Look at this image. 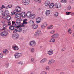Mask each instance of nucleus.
Masks as SVG:
<instances>
[{
  "mask_svg": "<svg viewBox=\"0 0 74 74\" xmlns=\"http://www.w3.org/2000/svg\"><path fill=\"white\" fill-rule=\"evenodd\" d=\"M12 25L10 26L9 28L11 30H14V27H16V22L14 21H12Z\"/></svg>",
  "mask_w": 74,
  "mask_h": 74,
  "instance_id": "f257e3e1",
  "label": "nucleus"
},
{
  "mask_svg": "<svg viewBox=\"0 0 74 74\" xmlns=\"http://www.w3.org/2000/svg\"><path fill=\"white\" fill-rule=\"evenodd\" d=\"M21 7L19 6L17 7H16V9L14 10L13 12H12L11 14H13V13L14 14H15L18 13L17 12H21Z\"/></svg>",
  "mask_w": 74,
  "mask_h": 74,
  "instance_id": "f03ea898",
  "label": "nucleus"
},
{
  "mask_svg": "<svg viewBox=\"0 0 74 74\" xmlns=\"http://www.w3.org/2000/svg\"><path fill=\"white\" fill-rule=\"evenodd\" d=\"M12 37L14 40H16L19 37V34L18 33H17L16 34L13 33L12 35Z\"/></svg>",
  "mask_w": 74,
  "mask_h": 74,
  "instance_id": "7ed1b4c3",
  "label": "nucleus"
},
{
  "mask_svg": "<svg viewBox=\"0 0 74 74\" xmlns=\"http://www.w3.org/2000/svg\"><path fill=\"white\" fill-rule=\"evenodd\" d=\"M22 56V54L20 53H16L14 54V56L15 59H18Z\"/></svg>",
  "mask_w": 74,
  "mask_h": 74,
  "instance_id": "20e7f679",
  "label": "nucleus"
},
{
  "mask_svg": "<svg viewBox=\"0 0 74 74\" xmlns=\"http://www.w3.org/2000/svg\"><path fill=\"white\" fill-rule=\"evenodd\" d=\"M22 3L24 5H28L30 3L29 0H22Z\"/></svg>",
  "mask_w": 74,
  "mask_h": 74,
  "instance_id": "39448f33",
  "label": "nucleus"
},
{
  "mask_svg": "<svg viewBox=\"0 0 74 74\" xmlns=\"http://www.w3.org/2000/svg\"><path fill=\"white\" fill-rule=\"evenodd\" d=\"M41 34V31L40 30L36 31L35 33V36H40Z\"/></svg>",
  "mask_w": 74,
  "mask_h": 74,
  "instance_id": "423d86ee",
  "label": "nucleus"
},
{
  "mask_svg": "<svg viewBox=\"0 0 74 74\" xmlns=\"http://www.w3.org/2000/svg\"><path fill=\"white\" fill-rule=\"evenodd\" d=\"M21 21H22V19L19 18L17 19L16 21V25H19L20 26L21 25Z\"/></svg>",
  "mask_w": 74,
  "mask_h": 74,
  "instance_id": "0eeeda50",
  "label": "nucleus"
},
{
  "mask_svg": "<svg viewBox=\"0 0 74 74\" xmlns=\"http://www.w3.org/2000/svg\"><path fill=\"white\" fill-rule=\"evenodd\" d=\"M15 17L16 19H21V13H15Z\"/></svg>",
  "mask_w": 74,
  "mask_h": 74,
  "instance_id": "6e6552de",
  "label": "nucleus"
},
{
  "mask_svg": "<svg viewBox=\"0 0 74 74\" xmlns=\"http://www.w3.org/2000/svg\"><path fill=\"white\" fill-rule=\"evenodd\" d=\"M59 37V34L58 33H56L51 36V37L54 38H58Z\"/></svg>",
  "mask_w": 74,
  "mask_h": 74,
  "instance_id": "1a4fd4ad",
  "label": "nucleus"
},
{
  "mask_svg": "<svg viewBox=\"0 0 74 74\" xmlns=\"http://www.w3.org/2000/svg\"><path fill=\"white\" fill-rule=\"evenodd\" d=\"M55 62V60L53 59L50 60L48 62V64L49 65L52 64Z\"/></svg>",
  "mask_w": 74,
  "mask_h": 74,
  "instance_id": "9d476101",
  "label": "nucleus"
},
{
  "mask_svg": "<svg viewBox=\"0 0 74 74\" xmlns=\"http://www.w3.org/2000/svg\"><path fill=\"white\" fill-rule=\"evenodd\" d=\"M7 34H8V33L6 31L2 32L0 34V35L1 36H5Z\"/></svg>",
  "mask_w": 74,
  "mask_h": 74,
  "instance_id": "9b49d317",
  "label": "nucleus"
},
{
  "mask_svg": "<svg viewBox=\"0 0 74 74\" xmlns=\"http://www.w3.org/2000/svg\"><path fill=\"white\" fill-rule=\"evenodd\" d=\"M45 5L46 7H48L50 4V1H49L47 0L45 1Z\"/></svg>",
  "mask_w": 74,
  "mask_h": 74,
  "instance_id": "f8f14e48",
  "label": "nucleus"
},
{
  "mask_svg": "<svg viewBox=\"0 0 74 74\" xmlns=\"http://www.w3.org/2000/svg\"><path fill=\"white\" fill-rule=\"evenodd\" d=\"M30 45L32 47H35L36 46V42L34 41H32L30 42Z\"/></svg>",
  "mask_w": 74,
  "mask_h": 74,
  "instance_id": "ddd939ff",
  "label": "nucleus"
},
{
  "mask_svg": "<svg viewBox=\"0 0 74 74\" xmlns=\"http://www.w3.org/2000/svg\"><path fill=\"white\" fill-rule=\"evenodd\" d=\"M36 21L37 23H40L41 22V18L40 17H38L36 18Z\"/></svg>",
  "mask_w": 74,
  "mask_h": 74,
  "instance_id": "4468645a",
  "label": "nucleus"
},
{
  "mask_svg": "<svg viewBox=\"0 0 74 74\" xmlns=\"http://www.w3.org/2000/svg\"><path fill=\"white\" fill-rule=\"evenodd\" d=\"M31 12L30 11H28L27 13L26 16L28 18H30L31 17Z\"/></svg>",
  "mask_w": 74,
  "mask_h": 74,
  "instance_id": "2eb2a0df",
  "label": "nucleus"
},
{
  "mask_svg": "<svg viewBox=\"0 0 74 74\" xmlns=\"http://www.w3.org/2000/svg\"><path fill=\"white\" fill-rule=\"evenodd\" d=\"M47 59L46 58H45L43 59L42 60H41L40 61V63L42 64H43V63H44L45 62H47Z\"/></svg>",
  "mask_w": 74,
  "mask_h": 74,
  "instance_id": "dca6fc26",
  "label": "nucleus"
},
{
  "mask_svg": "<svg viewBox=\"0 0 74 74\" xmlns=\"http://www.w3.org/2000/svg\"><path fill=\"white\" fill-rule=\"evenodd\" d=\"M55 7L56 8H60L61 7V5L60 3L58 4L56 3L55 4Z\"/></svg>",
  "mask_w": 74,
  "mask_h": 74,
  "instance_id": "f3484780",
  "label": "nucleus"
},
{
  "mask_svg": "<svg viewBox=\"0 0 74 74\" xmlns=\"http://www.w3.org/2000/svg\"><path fill=\"white\" fill-rule=\"evenodd\" d=\"M51 14V12L49 10H47L46 11L45 14L46 16H49Z\"/></svg>",
  "mask_w": 74,
  "mask_h": 74,
  "instance_id": "a211bd4d",
  "label": "nucleus"
},
{
  "mask_svg": "<svg viewBox=\"0 0 74 74\" xmlns=\"http://www.w3.org/2000/svg\"><path fill=\"white\" fill-rule=\"evenodd\" d=\"M29 24L32 26L34 24V23L33 20H30L29 22Z\"/></svg>",
  "mask_w": 74,
  "mask_h": 74,
  "instance_id": "6ab92c4d",
  "label": "nucleus"
},
{
  "mask_svg": "<svg viewBox=\"0 0 74 74\" xmlns=\"http://www.w3.org/2000/svg\"><path fill=\"white\" fill-rule=\"evenodd\" d=\"M47 53L48 55H51L52 54H53V50H52L50 49L48 51Z\"/></svg>",
  "mask_w": 74,
  "mask_h": 74,
  "instance_id": "aec40b11",
  "label": "nucleus"
},
{
  "mask_svg": "<svg viewBox=\"0 0 74 74\" xmlns=\"http://www.w3.org/2000/svg\"><path fill=\"white\" fill-rule=\"evenodd\" d=\"M68 34H70L73 33V30L71 28H69L68 30Z\"/></svg>",
  "mask_w": 74,
  "mask_h": 74,
  "instance_id": "412c9836",
  "label": "nucleus"
},
{
  "mask_svg": "<svg viewBox=\"0 0 74 74\" xmlns=\"http://www.w3.org/2000/svg\"><path fill=\"white\" fill-rule=\"evenodd\" d=\"M12 47L15 51H18V50H19V47H18V46H13Z\"/></svg>",
  "mask_w": 74,
  "mask_h": 74,
  "instance_id": "4be33fe9",
  "label": "nucleus"
},
{
  "mask_svg": "<svg viewBox=\"0 0 74 74\" xmlns=\"http://www.w3.org/2000/svg\"><path fill=\"white\" fill-rule=\"evenodd\" d=\"M8 13H7V12H6L5 13H4L3 16H2V18H5V17H6V16H8Z\"/></svg>",
  "mask_w": 74,
  "mask_h": 74,
  "instance_id": "5701e85b",
  "label": "nucleus"
},
{
  "mask_svg": "<svg viewBox=\"0 0 74 74\" xmlns=\"http://www.w3.org/2000/svg\"><path fill=\"white\" fill-rule=\"evenodd\" d=\"M20 27V26H18L16 27V28H17V29L18 30V32H22V28H20L19 27Z\"/></svg>",
  "mask_w": 74,
  "mask_h": 74,
  "instance_id": "b1692460",
  "label": "nucleus"
},
{
  "mask_svg": "<svg viewBox=\"0 0 74 74\" xmlns=\"http://www.w3.org/2000/svg\"><path fill=\"white\" fill-rule=\"evenodd\" d=\"M32 26V27L33 29H36L38 27L37 25H35V24H34Z\"/></svg>",
  "mask_w": 74,
  "mask_h": 74,
  "instance_id": "393cba45",
  "label": "nucleus"
},
{
  "mask_svg": "<svg viewBox=\"0 0 74 74\" xmlns=\"http://www.w3.org/2000/svg\"><path fill=\"white\" fill-rule=\"evenodd\" d=\"M54 7V3H52L50 4L49 7L50 8H53Z\"/></svg>",
  "mask_w": 74,
  "mask_h": 74,
  "instance_id": "a878e982",
  "label": "nucleus"
},
{
  "mask_svg": "<svg viewBox=\"0 0 74 74\" xmlns=\"http://www.w3.org/2000/svg\"><path fill=\"white\" fill-rule=\"evenodd\" d=\"M3 52L5 54H7L8 53V51L6 49H4L3 50Z\"/></svg>",
  "mask_w": 74,
  "mask_h": 74,
  "instance_id": "bb28decb",
  "label": "nucleus"
},
{
  "mask_svg": "<svg viewBox=\"0 0 74 74\" xmlns=\"http://www.w3.org/2000/svg\"><path fill=\"white\" fill-rule=\"evenodd\" d=\"M6 17V18L7 21H10L11 18V17L10 16H7Z\"/></svg>",
  "mask_w": 74,
  "mask_h": 74,
  "instance_id": "cd10ccee",
  "label": "nucleus"
},
{
  "mask_svg": "<svg viewBox=\"0 0 74 74\" xmlns=\"http://www.w3.org/2000/svg\"><path fill=\"white\" fill-rule=\"evenodd\" d=\"M49 41L51 42H54L55 41V39L52 38L49 40Z\"/></svg>",
  "mask_w": 74,
  "mask_h": 74,
  "instance_id": "c85d7f7f",
  "label": "nucleus"
},
{
  "mask_svg": "<svg viewBox=\"0 0 74 74\" xmlns=\"http://www.w3.org/2000/svg\"><path fill=\"white\" fill-rule=\"evenodd\" d=\"M34 1L36 3H38L39 4H41V0H34Z\"/></svg>",
  "mask_w": 74,
  "mask_h": 74,
  "instance_id": "c756f323",
  "label": "nucleus"
},
{
  "mask_svg": "<svg viewBox=\"0 0 74 74\" xmlns=\"http://www.w3.org/2000/svg\"><path fill=\"white\" fill-rule=\"evenodd\" d=\"M35 17H36V15L34 14H31L30 18H31V19H34Z\"/></svg>",
  "mask_w": 74,
  "mask_h": 74,
  "instance_id": "7c9ffc66",
  "label": "nucleus"
},
{
  "mask_svg": "<svg viewBox=\"0 0 74 74\" xmlns=\"http://www.w3.org/2000/svg\"><path fill=\"white\" fill-rule=\"evenodd\" d=\"M58 15H59V13L58 12H56L54 14V16L57 17L58 16Z\"/></svg>",
  "mask_w": 74,
  "mask_h": 74,
  "instance_id": "2f4dec72",
  "label": "nucleus"
},
{
  "mask_svg": "<svg viewBox=\"0 0 74 74\" xmlns=\"http://www.w3.org/2000/svg\"><path fill=\"white\" fill-rule=\"evenodd\" d=\"M11 7H12V5H9L6 7L5 8L6 9H7V8H11Z\"/></svg>",
  "mask_w": 74,
  "mask_h": 74,
  "instance_id": "473e14b6",
  "label": "nucleus"
},
{
  "mask_svg": "<svg viewBox=\"0 0 74 74\" xmlns=\"http://www.w3.org/2000/svg\"><path fill=\"white\" fill-rule=\"evenodd\" d=\"M3 17V12L2 11H0V16H1Z\"/></svg>",
  "mask_w": 74,
  "mask_h": 74,
  "instance_id": "72a5a7b5",
  "label": "nucleus"
},
{
  "mask_svg": "<svg viewBox=\"0 0 74 74\" xmlns=\"http://www.w3.org/2000/svg\"><path fill=\"white\" fill-rule=\"evenodd\" d=\"M21 15L22 17L23 18V17H25V13L24 12H22L21 13Z\"/></svg>",
  "mask_w": 74,
  "mask_h": 74,
  "instance_id": "f704fd0d",
  "label": "nucleus"
},
{
  "mask_svg": "<svg viewBox=\"0 0 74 74\" xmlns=\"http://www.w3.org/2000/svg\"><path fill=\"white\" fill-rule=\"evenodd\" d=\"M71 7L70 5L68 6L67 8V10H71Z\"/></svg>",
  "mask_w": 74,
  "mask_h": 74,
  "instance_id": "c9c22d12",
  "label": "nucleus"
},
{
  "mask_svg": "<svg viewBox=\"0 0 74 74\" xmlns=\"http://www.w3.org/2000/svg\"><path fill=\"white\" fill-rule=\"evenodd\" d=\"M20 26L21 28H22V27H24L25 26V24H24L23 23H22V25Z\"/></svg>",
  "mask_w": 74,
  "mask_h": 74,
  "instance_id": "e433bc0d",
  "label": "nucleus"
},
{
  "mask_svg": "<svg viewBox=\"0 0 74 74\" xmlns=\"http://www.w3.org/2000/svg\"><path fill=\"white\" fill-rule=\"evenodd\" d=\"M45 27H46L45 26V25H44L43 23L42 24V26L41 27V28L42 29H44V28H45Z\"/></svg>",
  "mask_w": 74,
  "mask_h": 74,
  "instance_id": "4c0bfd02",
  "label": "nucleus"
},
{
  "mask_svg": "<svg viewBox=\"0 0 74 74\" xmlns=\"http://www.w3.org/2000/svg\"><path fill=\"white\" fill-rule=\"evenodd\" d=\"M8 26V25L7 24H4L3 26V28H4L5 29V27H7Z\"/></svg>",
  "mask_w": 74,
  "mask_h": 74,
  "instance_id": "58836bf2",
  "label": "nucleus"
},
{
  "mask_svg": "<svg viewBox=\"0 0 74 74\" xmlns=\"http://www.w3.org/2000/svg\"><path fill=\"white\" fill-rule=\"evenodd\" d=\"M53 26L52 25H51V26H49L48 27V29H53Z\"/></svg>",
  "mask_w": 74,
  "mask_h": 74,
  "instance_id": "ea45409f",
  "label": "nucleus"
},
{
  "mask_svg": "<svg viewBox=\"0 0 74 74\" xmlns=\"http://www.w3.org/2000/svg\"><path fill=\"white\" fill-rule=\"evenodd\" d=\"M13 30V33H16L17 32H18V30H17V29H14Z\"/></svg>",
  "mask_w": 74,
  "mask_h": 74,
  "instance_id": "a19ab883",
  "label": "nucleus"
},
{
  "mask_svg": "<svg viewBox=\"0 0 74 74\" xmlns=\"http://www.w3.org/2000/svg\"><path fill=\"white\" fill-rule=\"evenodd\" d=\"M55 32V31L54 30H52L50 31V33L51 34H53Z\"/></svg>",
  "mask_w": 74,
  "mask_h": 74,
  "instance_id": "79ce46f5",
  "label": "nucleus"
},
{
  "mask_svg": "<svg viewBox=\"0 0 74 74\" xmlns=\"http://www.w3.org/2000/svg\"><path fill=\"white\" fill-rule=\"evenodd\" d=\"M31 52H34V48H32L31 49Z\"/></svg>",
  "mask_w": 74,
  "mask_h": 74,
  "instance_id": "37998d69",
  "label": "nucleus"
},
{
  "mask_svg": "<svg viewBox=\"0 0 74 74\" xmlns=\"http://www.w3.org/2000/svg\"><path fill=\"white\" fill-rule=\"evenodd\" d=\"M66 50V48L65 47H63L62 49H61V51L63 52V51H64Z\"/></svg>",
  "mask_w": 74,
  "mask_h": 74,
  "instance_id": "c03bdc74",
  "label": "nucleus"
},
{
  "mask_svg": "<svg viewBox=\"0 0 74 74\" xmlns=\"http://www.w3.org/2000/svg\"><path fill=\"white\" fill-rule=\"evenodd\" d=\"M40 74H47V73L46 72L43 71Z\"/></svg>",
  "mask_w": 74,
  "mask_h": 74,
  "instance_id": "a18cd8bd",
  "label": "nucleus"
},
{
  "mask_svg": "<svg viewBox=\"0 0 74 74\" xmlns=\"http://www.w3.org/2000/svg\"><path fill=\"white\" fill-rule=\"evenodd\" d=\"M74 2L73 0H69V3L70 4H73Z\"/></svg>",
  "mask_w": 74,
  "mask_h": 74,
  "instance_id": "49530a36",
  "label": "nucleus"
},
{
  "mask_svg": "<svg viewBox=\"0 0 74 74\" xmlns=\"http://www.w3.org/2000/svg\"><path fill=\"white\" fill-rule=\"evenodd\" d=\"M18 64H21V65H22L23 64V62L22 61H20L18 62Z\"/></svg>",
  "mask_w": 74,
  "mask_h": 74,
  "instance_id": "de8ad7c7",
  "label": "nucleus"
},
{
  "mask_svg": "<svg viewBox=\"0 0 74 74\" xmlns=\"http://www.w3.org/2000/svg\"><path fill=\"white\" fill-rule=\"evenodd\" d=\"M70 14H71V12H67L66 13V14L67 15H70Z\"/></svg>",
  "mask_w": 74,
  "mask_h": 74,
  "instance_id": "09e8293b",
  "label": "nucleus"
},
{
  "mask_svg": "<svg viewBox=\"0 0 74 74\" xmlns=\"http://www.w3.org/2000/svg\"><path fill=\"white\" fill-rule=\"evenodd\" d=\"M9 66V63H7L5 65V67H8Z\"/></svg>",
  "mask_w": 74,
  "mask_h": 74,
  "instance_id": "8fccbe9b",
  "label": "nucleus"
},
{
  "mask_svg": "<svg viewBox=\"0 0 74 74\" xmlns=\"http://www.w3.org/2000/svg\"><path fill=\"white\" fill-rule=\"evenodd\" d=\"M3 56V54L1 53H0V58H2Z\"/></svg>",
  "mask_w": 74,
  "mask_h": 74,
  "instance_id": "3c124183",
  "label": "nucleus"
},
{
  "mask_svg": "<svg viewBox=\"0 0 74 74\" xmlns=\"http://www.w3.org/2000/svg\"><path fill=\"white\" fill-rule=\"evenodd\" d=\"M8 25H7L8 26V25H9V26H10L11 25V22L10 21H9V22H8Z\"/></svg>",
  "mask_w": 74,
  "mask_h": 74,
  "instance_id": "603ef678",
  "label": "nucleus"
},
{
  "mask_svg": "<svg viewBox=\"0 0 74 74\" xmlns=\"http://www.w3.org/2000/svg\"><path fill=\"white\" fill-rule=\"evenodd\" d=\"M45 69L47 70H48L50 68L49 66H47L45 67Z\"/></svg>",
  "mask_w": 74,
  "mask_h": 74,
  "instance_id": "864d4df0",
  "label": "nucleus"
},
{
  "mask_svg": "<svg viewBox=\"0 0 74 74\" xmlns=\"http://www.w3.org/2000/svg\"><path fill=\"white\" fill-rule=\"evenodd\" d=\"M43 24L45 26V27L47 26H48V24H47V23H43Z\"/></svg>",
  "mask_w": 74,
  "mask_h": 74,
  "instance_id": "5fc2aeb1",
  "label": "nucleus"
},
{
  "mask_svg": "<svg viewBox=\"0 0 74 74\" xmlns=\"http://www.w3.org/2000/svg\"><path fill=\"white\" fill-rule=\"evenodd\" d=\"M31 62H34V58H32L31 59Z\"/></svg>",
  "mask_w": 74,
  "mask_h": 74,
  "instance_id": "6e6d98bb",
  "label": "nucleus"
},
{
  "mask_svg": "<svg viewBox=\"0 0 74 74\" xmlns=\"http://www.w3.org/2000/svg\"><path fill=\"white\" fill-rule=\"evenodd\" d=\"M24 20H23V23H24V24H27V22L26 21H24Z\"/></svg>",
  "mask_w": 74,
  "mask_h": 74,
  "instance_id": "4d7b16f0",
  "label": "nucleus"
},
{
  "mask_svg": "<svg viewBox=\"0 0 74 74\" xmlns=\"http://www.w3.org/2000/svg\"><path fill=\"white\" fill-rule=\"evenodd\" d=\"M71 15L72 16H73V15H74V12L71 13Z\"/></svg>",
  "mask_w": 74,
  "mask_h": 74,
  "instance_id": "13d9d810",
  "label": "nucleus"
},
{
  "mask_svg": "<svg viewBox=\"0 0 74 74\" xmlns=\"http://www.w3.org/2000/svg\"><path fill=\"white\" fill-rule=\"evenodd\" d=\"M5 6H4V5H3L2 6V7L1 8L2 9H3L4 8H5Z\"/></svg>",
  "mask_w": 74,
  "mask_h": 74,
  "instance_id": "bf43d9fd",
  "label": "nucleus"
},
{
  "mask_svg": "<svg viewBox=\"0 0 74 74\" xmlns=\"http://www.w3.org/2000/svg\"><path fill=\"white\" fill-rule=\"evenodd\" d=\"M60 70V69H57L56 70V71H59Z\"/></svg>",
  "mask_w": 74,
  "mask_h": 74,
  "instance_id": "052dcab7",
  "label": "nucleus"
},
{
  "mask_svg": "<svg viewBox=\"0 0 74 74\" xmlns=\"http://www.w3.org/2000/svg\"><path fill=\"white\" fill-rule=\"evenodd\" d=\"M23 21H24V23H25V21H27V19H25L24 20H23Z\"/></svg>",
  "mask_w": 74,
  "mask_h": 74,
  "instance_id": "680f3d73",
  "label": "nucleus"
},
{
  "mask_svg": "<svg viewBox=\"0 0 74 74\" xmlns=\"http://www.w3.org/2000/svg\"><path fill=\"white\" fill-rule=\"evenodd\" d=\"M61 3H64V0H62L61 1Z\"/></svg>",
  "mask_w": 74,
  "mask_h": 74,
  "instance_id": "e2e57ef3",
  "label": "nucleus"
},
{
  "mask_svg": "<svg viewBox=\"0 0 74 74\" xmlns=\"http://www.w3.org/2000/svg\"><path fill=\"white\" fill-rule=\"evenodd\" d=\"M23 33H26V31H25V30H23Z\"/></svg>",
  "mask_w": 74,
  "mask_h": 74,
  "instance_id": "0e129e2a",
  "label": "nucleus"
},
{
  "mask_svg": "<svg viewBox=\"0 0 74 74\" xmlns=\"http://www.w3.org/2000/svg\"><path fill=\"white\" fill-rule=\"evenodd\" d=\"M71 62H73V63H74V59H73L72 61Z\"/></svg>",
  "mask_w": 74,
  "mask_h": 74,
  "instance_id": "69168bd1",
  "label": "nucleus"
},
{
  "mask_svg": "<svg viewBox=\"0 0 74 74\" xmlns=\"http://www.w3.org/2000/svg\"><path fill=\"white\" fill-rule=\"evenodd\" d=\"M67 25H66L65 26H64V27H65V28L67 27Z\"/></svg>",
  "mask_w": 74,
  "mask_h": 74,
  "instance_id": "338daca9",
  "label": "nucleus"
},
{
  "mask_svg": "<svg viewBox=\"0 0 74 74\" xmlns=\"http://www.w3.org/2000/svg\"><path fill=\"white\" fill-rule=\"evenodd\" d=\"M60 74H64V72H62L60 73Z\"/></svg>",
  "mask_w": 74,
  "mask_h": 74,
  "instance_id": "774afa93",
  "label": "nucleus"
}]
</instances>
